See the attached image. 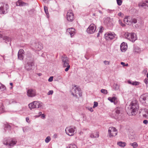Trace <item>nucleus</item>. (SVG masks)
<instances>
[{
    "instance_id": "4be33fe9",
    "label": "nucleus",
    "mask_w": 148,
    "mask_h": 148,
    "mask_svg": "<svg viewBox=\"0 0 148 148\" xmlns=\"http://www.w3.org/2000/svg\"><path fill=\"white\" fill-rule=\"evenodd\" d=\"M90 137L92 138H98L99 137V132H95L92 133L90 134Z\"/></svg>"
},
{
    "instance_id": "a18cd8bd",
    "label": "nucleus",
    "mask_w": 148,
    "mask_h": 148,
    "mask_svg": "<svg viewBox=\"0 0 148 148\" xmlns=\"http://www.w3.org/2000/svg\"><path fill=\"white\" fill-rule=\"evenodd\" d=\"M103 62L105 65H109L110 64V61L105 60Z\"/></svg>"
},
{
    "instance_id": "bf43d9fd",
    "label": "nucleus",
    "mask_w": 148,
    "mask_h": 148,
    "mask_svg": "<svg viewBox=\"0 0 148 148\" xmlns=\"http://www.w3.org/2000/svg\"><path fill=\"white\" fill-rule=\"evenodd\" d=\"M57 137V135L56 134H55L53 136V137L54 138H56Z\"/></svg>"
},
{
    "instance_id": "b1692460",
    "label": "nucleus",
    "mask_w": 148,
    "mask_h": 148,
    "mask_svg": "<svg viewBox=\"0 0 148 148\" xmlns=\"http://www.w3.org/2000/svg\"><path fill=\"white\" fill-rule=\"evenodd\" d=\"M128 83L134 86H138L140 83L138 82L135 81L132 82L130 80H128L127 81Z\"/></svg>"
},
{
    "instance_id": "680f3d73",
    "label": "nucleus",
    "mask_w": 148,
    "mask_h": 148,
    "mask_svg": "<svg viewBox=\"0 0 148 148\" xmlns=\"http://www.w3.org/2000/svg\"><path fill=\"white\" fill-rule=\"evenodd\" d=\"M128 66V64L127 63L125 65V66Z\"/></svg>"
},
{
    "instance_id": "ddd939ff",
    "label": "nucleus",
    "mask_w": 148,
    "mask_h": 148,
    "mask_svg": "<svg viewBox=\"0 0 148 148\" xmlns=\"http://www.w3.org/2000/svg\"><path fill=\"white\" fill-rule=\"evenodd\" d=\"M138 6L140 8H142L145 9H148V0L142 1L138 4Z\"/></svg>"
},
{
    "instance_id": "f704fd0d",
    "label": "nucleus",
    "mask_w": 148,
    "mask_h": 148,
    "mask_svg": "<svg viewBox=\"0 0 148 148\" xmlns=\"http://www.w3.org/2000/svg\"><path fill=\"white\" fill-rule=\"evenodd\" d=\"M5 89V86L1 84V85L0 86V90L1 91H3Z\"/></svg>"
},
{
    "instance_id": "864d4df0",
    "label": "nucleus",
    "mask_w": 148,
    "mask_h": 148,
    "mask_svg": "<svg viewBox=\"0 0 148 148\" xmlns=\"http://www.w3.org/2000/svg\"><path fill=\"white\" fill-rule=\"evenodd\" d=\"M118 15L119 16L123 17V15L122 13H121V12H120L118 14Z\"/></svg>"
},
{
    "instance_id": "7ed1b4c3",
    "label": "nucleus",
    "mask_w": 148,
    "mask_h": 148,
    "mask_svg": "<svg viewBox=\"0 0 148 148\" xmlns=\"http://www.w3.org/2000/svg\"><path fill=\"white\" fill-rule=\"evenodd\" d=\"M62 60V64L64 67L66 68L65 71L67 72L68 71L70 68V66L69 65V61L68 58L66 57H62L61 58Z\"/></svg>"
},
{
    "instance_id": "6ab92c4d",
    "label": "nucleus",
    "mask_w": 148,
    "mask_h": 148,
    "mask_svg": "<svg viewBox=\"0 0 148 148\" xmlns=\"http://www.w3.org/2000/svg\"><path fill=\"white\" fill-rule=\"evenodd\" d=\"M124 22L128 25H131L132 24L131 17L129 16H127L124 19Z\"/></svg>"
},
{
    "instance_id": "c85d7f7f",
    "label": "nucleus",
    "mask_w": 148,
    "mask_h": 148,
    "mask_svg": "<svg viewBox=\"0 0 148 148\" xmlns=\"http://www.w3.org/2000/svg\"><path fill=\"white\" fill-rule=\"evenodd\" d=\"M44 9L45 13L47 15V18H48L49 17V14L48 10L47 7L46 6H45L44 7Z\"/></svg>"
},
{
    "instance_id": "ea45409f",
    "label": "nucleus",
    "mask_w": 148,
    "mask_h": 148,
    "mask_svg": "<svg viewBox=\"0 0 148 148\" xmlns=\"http://www.w3.org/2000/svg\"><path fill=\"white\" fill-rule=\"evenodd\" d=\"M98 106V103L96 101H94V105L93 106V108H95Z\"/></svg>"
},
{
    "instance_id": "2f4dec72",
    "label": "nucleus",
    "mask_w": 148,
    "mask_h": 148,
    "mask_svg": "<svg viewBox=\"0 0 148 148\" xmlns=\"http://www.w3.org/2000/svg\"><path fill=\"white\" fill-rule=\"evenodd\" d=\"M130 145L134 148H136L138 146V144L136 142L131 143L130 144Z\"/></svg>"
},
{
    "instance_id": "393cba45",
    "label": "nucleus",
    "mask_w": 148,
    "mask_h": 148,
    "mask_svg": "<svg viewBox=\"0 0 148 148\" xmlns=\"http://www.w3.org/2000/svg\"><path fill=\"white\" fill-rule=\"evenodd\" d=\"M0 37L2 38L3 40L8 41H9L11 40V38H10L6 36H3L2 34V33H1V31H0Z\"/></svg>"
},
{
    "instance_id": "1a4fd4ad",
    "label": "nucleus",
    "mask_w": 148,
    "mask_h": 148,
    "mask_svg": "<svg viewBox=\"0 0 148 148\" xmlns=\"http://www.w3.org/2000/svg\"><path fill=\"white\" fill-rule=\"evenodd\" d=\"M16 141L14 139H4L3 143L6 145H8L9 146H13L16 144Z\"/></svg>"
},
{
    "instance_id": "79ce46f5",
    "label": "nucleus",
    "mask_w": 148,
    "mask_h": 148,
    "mask_svg": "<svg viewBox=\"0 0 148 148\" xmlns=\"http://www.w3.org/2000/svg\"><path fill=\"white\" fill-rule=\"evenodd\" d=\"M53 93V90H51L49 91L47 93L48 95H52Z\"/></svg>"
},
{
    "instance_id": "a878e982",
    "label": "nucleus",
    "mask_w": 148,
    "mask_h": 148,
    "mask_svg": "<svg viewBox=\"0 0 148 148\" xmlns=\"http://www.w3.org/2000/svg\"><path fill=\"white\" fill-rule=\"evenodd\" d=\"M17 6H23L25 5L26 4V3L23 2L21 0H19L16 3Z\"/></svg>"
},
{
    "instance_id": "9b49d317",
    "label": "nucleus",
    "mask_w": 148,
    "mask_h": 148,
    "mask_svg": "<svg viewBox=\"0 0 148 148\" xmlns=\"http://www.w3.org/2000/svg\"><path fill=\"white\" fill-rule=\"evenodd\" d=\"M74 15L72 10H69L66 14V18L67 20L69 21L72 22L74 20Z\"/></svg>"
},
{
    "instance_id": "e433bc0d",
    "label": "nucleus",
    "mask_w": 148,
    "mask_h": 148,
    "mask_svg": "<svg viewBox=\"0 0 148 148\" xmlns=\"http://www.w3.org/2000/svg\"><path fill=\"white\" fill-rule=\"evenodd\" d=\"M131 21L132 22V23H137V20L136 18H131Z\"/></svg>"
},
{
    "instance_id": "052dcab7",
    "label": "nucleus",
    "mask_w": 148,
    "mask_h": 148,
    "mask_svg": "<svg viewBox=\"0 0 148 148\" xmlns=\"http://www.w3.org/2000/svg\"><path fill=\"white\" fill-rule=\"evenodd\" d=\"M43 1L45 2H47L49 0H42Z\"/></svg>"
},
{
    "instance_id": "4c0bfd02",
    "label": "nucleus",
    "mask_w": 148,
    "mask_h": 148,
    "mask_svg": "<svg viewBox=\"0 0 148 148\" xmlns=\"http://www.w3.org/2000/svg\"><path fill=\"white\" fill-rule=\"evenodd\" d=\"M18 58L20 60H23V54H18Z\"/></svg>"
},
{
    "instance_id": "39448f33",
    "label": "nucleus",
    "mask_w": 148,
    "mask_h": 148,
    "mask_svg": "<svg viewBox=\"0 0 148 148\" xmlns=\"http://www.w3.org/2000/svg\"><path fill=\"white\" fill-rule=\"evenodd\" d=\"M125 36L126 38L133 42L137 39L136 35L134 33H130L126 32L125 34Z\"/></svg>"
},
{
    "instance_id": "37998d69",
    "label": "nucleus",
    "mask_w": 148,
    "mask_h": 148,
    "mask_svg": "<svg viewBox=\"0 0 148 148\" xmlns=\"http://www.w3.org/2000/svg\"><path fill=\"white\" fill-rule=\"evenodd\" d=\"M119 23L122 26V27H124L125 26V24H124L122 22V21H121V20H119Z\"/></svg>"
},
{
    "instance_id": "4d7b16f0",
    "label": "nucleus",
    "mask_w": 148,
    "mask_h": 148,
    "mask_svg": "<svg viewBox=\"0 0 148 148\" xmlns=\"http://www.w3.org/2000/svg\"><path fill=\"white\" fill-rule=\"evenodd\" d=\"M42 112H40L39 113H38V116H36V117H39V116H41L42 114Z\"/></svg>"
},
{
    "instance_id": "0e129e2a",
    "label": "nucleus",
    "mask_w": 148,
    "mask_h": 148,
    "mask_svg": "<svg viewBox=\"0 0 148 148\" xmlns=\"http://www.w3.org/2000/svg\"><path fill=\"white\" fill-rule=\"evenodd\" d=\"M38 75H39V76H41V73H39V74H38Z\"/></svg>"
},
{
    "instance_id": "13d9d810",
    "label": "nucleus",
    "mask_w": 148,
    "mask_h": 148,
    "mask_svg": "<svg viewBox=\"0 0 148 148\" xmlns=\"http://www.w3.org/2000/svg\"><path fill=\"white\" fill-rule=\"evenodd\" d=\"M121 64L123 65V67H124L125 66V63L123 62H121Z\"/></svg>"
},
{
    "instance_id": "423d86ee",
    "label": "nucleus",
    "mask_w": 148,
    "mask_h": 148,
    "mask_svg": "<svg viewBox=\"0 0 148 148\" xmlns=\"http://www.w3.org/2000/svg\"><path fill=\"white\" fill-rule=\"evenodd\" d=\"M42 103L39 101H35L29 104V107L31 108H41L42 107Z\"/></svg>"
},
{
    "instance_id": "aec40b11",
    "label": "nucleus",
    "mask_w": 148,
    "mask_h": 148,
    "mask_svg": "<svg viewBox=\"0 0 148 148\" xmlns=\"http://www.w3.org/2000/svg\"><path fill=\"white\" fill-rule=\"evenodd\" d=\"M67 32L69 33L72 37L75 34V29L73 28L68 29H67Z\"/></svg>"
},
{
    "instance_id": "6e6d98bb",
    "label": "nucleus",
    "mask_w": 148,
    "mask_h": 148,
    "mask_svg": "<svg viewBox=\"0 0 148 148\" xmlns=\"http://www.w3.org/2000/svg\"><path fill=\"white\" fill-rule=\"evenodd\" d=\"M143 123L145 124H147L148 123V121L147 120H144L143 121Z\"/></svg>"
},
{
    "instance_id": "dca6fc26",
    "label": "nucleus",
    "mask_w": 148,
    "mask_h": 148,
    "mask_svg": "<svg viewBox=\"0 0 148 148\" xmlns=\"http://www.w3.org/2000/svg\"><path fill=\"white\" fill-rule=\"evenodd\" d=\"M96 29V26L94 24H91L87 29V32L89 34H92L95 32Z\"/></svg>"
},
{
    "instance_id": "7c9ffc66",
    "label": "nucleus",
    "mask_w": 148,
    "mask_h": 148,
    "mask_svg": "<svg viewBox=\"0 0 148 148\" xmlns=\"http://www.w3.org/2000/svg\"><path fill=\"white\" fill-rule=\"evenodd\" d=\"M113 88L115 90H118L119 89V87L118 85L116 84H114L113 86Z\"/></svg>"
},
{
    "instance_id": "5fc2aeb1",
    "label": "nucleus",
    "mask_w": 148,
    "mask_h": 148,
    "mask_svg": "<svg viewBox=\"0 0 148 148\" xmlns=\"http://www.w3.org/2000/svg\"><path fill=\"white\" fill-rule=\"evenodd\" d=\"M88 109L91 112H92L93 111V110L92 108H88Z\"/></svg>"
},
{
    "instance_id": "f3484780",
    "label": "nucleus",
    "mask_w": 148,
    "mask_h": 148,
    "mask_svg": "<svg viewBox=\"0 0 148 148\" xmlns=\"http://www.w3.org/2000/svg\"><path fill=\"white\" fill-rule=\"evenodd\" d=\"M36 95L35 91L32 89H29L27 91V95L28 97H32L35 96Z\"/></svg>"
},
{
    "instance_id": "c756f323",
    "label": "nucleus",
    "mask_w": 148,
    "mask_h": 148,
    "mask_svg": "<svg viewBox=\"0 0 148 148\" xmlns=\"http://www.w3.org/2000/svg\"><path fill=\"white\" fill-rule=\"evenodd\" d=\"M69 148H77L76 145L74 144H71L69 145Z\"/></svg>"
},
{
    "instance_id": "0eeeda50",
    "label": "nucleus",
    "mask_w": 148,
    "mask_h": 148,
    "mask_svg": "<svg viewBox=\"0 0 148 148\" xmlns=\"http://www.w3.org/2000/svg\"><path fill=\"white\" fill-rule=\"evenodd\" d=\"M75 127L73 126L67 127L65 129V133L69 136H72L75 134Z\"/></svg>"
},
{
    "instance_id": "9d476101",
    "label": "nucleus",
    "mask_w": 148,
    "mask_h": 148,
    "mask_svg": "<svg viewBox=\"0 0 148 148\" xmlns=\"http://www.w3.org/2000/svg\"><path fill=\"white\" fill-rule=\"evenodd\" d=\"M108 132L109 136L110 137L115 136L117 134V130L116 129L113 127L109 128Z\"/></svg>"
},
{
    "instance_id": "4468645a",
    "label": "nucleus",
    "mask_w": 148,
    "mask_h": 148,
    "mask_svg": "<svg viewBox=\"0 0 148 148\" xmlns=\"http://www.w3.org/2000/svg\"><path fill=\"white\" fill-rule=\"evenodd\" d=\"M116 34L113 32H109L106 33L105 35V37L106 40H111L114 38Z\"/></svg>"
},
{
    "instance_id": "f03ea898",
    "label": "nucleus",
    "mask_w": 148,
    "mask_h": 148,
    "mask_svg": "<svg viewBox=\"0 0 148 148\" xmlns=\"http://www.w3.org/2000/svg\"><path fill=\"white\" fill-rule=\"evenodd\" d=\"M9 7L7 3H0V14H5L8 11Z\"/></svg>"
},
{
    "instance_id": "20e7f679",
    "label": "nucleus",
    "mask_w": 148,
    "mask_h": 148,
    "mask_svg": "<svg viewBox=\"0 0 148 148\" xmlns=\"http://www.w3.org/2000/svg\"><path fill=\"white\" fill-rule=\"evenodd\" d=\"M30 46L32 49L36 51H39L42 49V47L40 44L34 41L31 42Z\"/></svg>"
},
{
    "instance_id": "603ef678",
    "label": "nucleus",
    "mask_w": 148,
    "mask_h": 148,
    "mask_svg": "<svg viewBox=\"0 0 148 148\" xmlns=\"http://www.w3.org/2000/svg\"><path fill=\"white\" fill-rule=\"evenodd\" d=\"M26 121L28 123H29L30 122L29 118L28 117H27L26 119Z\"/></svg>"
},
{
    "instance_id": "e2e57ef3",
    "label": "nucleus",
    "mask_w": 148,
    "mask_h": 148,
    "mask_svg": "<svg viewBox=\"0 0 148 148\" xmlns=\"http://www.w3.org/2000/svg\"><path fill=\"white\" fill-rule=\"evenodd\" d=\"M10 85L11 86H13V83H10Z\"/></svg>"
},
{
    "instance_id": "09e8293b",
    "label": "nucleus",
    "mask_w": 148,
    "mask_h": 148,
    "mask_svg": "<svg viewBox=\"0 0 148 148\" xmlns=\"http://www.w3.org/2000/svg\"><path fill=\"white\" fill-rule=\"evenodd\" d=\"M8 128V129H10L11 128V126L10 125H7L5 128H5Z\"/></svg>"
},
{
    "instance_id": "f8f14e48",
    "label": "nucleus",
    "mask_w": 148,
    "mask_h": 148,
    "mask_svg": "<svg viewBox=\"0 0 148 148\" xmlns=\"http://www.w3.org/2000/svg\"><path fill=\"white\" fill-rule=\"evenodd\" d=\"M121 109L119 108H116L112 112V113L111 115V116L115 119L119 118L118 116L121 113Z\"/></svg>"
},
{
    "instance_id": "f257e3e1",
    "label": "nucleus",
    "mask_w": 148,
    "mask_h": 148,
    "mask_svg": "<svg viewBox=\"0 0 148 148\" xmlns=\"http://www.w3.org/2000/svg\"><path fill=\"white\" fill-rule=\"evenodd\" d=\"M129 112L131 115H135L137 113L139 109L138 104L136 100L133 101L131 103L129 107Z\"/></svg>"
},
{
    "instance_id": "473e14b6",
    "label": "nucleus",
    "mask_w": 148,
    "mask_h": 148,
    "mask_svg": "<svg viewBox=\"0 0 148 148\" xmlns=\"http://www.w3.org/2000/svg\"><path fill=\"white\" fill-rule=\"evenodd\" d=\"M143 116L148 119V110H146L145 111V114L143 115Z\"/></svg>"
},
{
    "instance_id": "8fccbe9b",
    "label": "nucleus",
    "mask_w": 148,
    "mask_h": 148,
    "mask_svg": "<svg viewBox=\"0 0 148 148\" xmlns=\"http://www.w3.org/2000/svg\"><path fill=\"white\" fill-rule=\"evenodd\" d=\"M4 111V108L2 107H0V112L2 113Z\"/></svg>"
},
{
    "instance_id": "6e6552de",
    "label": "nucleus",
    "mask_w": 148,
    "mask_h": 148,
    "mask_svg": "<svg viewBox=\"0 0 148 148\" xmlns=\"http://www.w3.org/2000/svg\"><path fill=\"white\" fill-rule=\"evenodd\" d=\"M72 93L73 95L75 96H77L78 95L79 97L82 96V93L80 91L79 88L75 86L71 90Z\"/></svg>"
},
{
    "instance_id": "a211bd4d",
    "label": "nucleus",
    "mask_w": 148,
    "mask_h": 148,
    "mask_svg": "<svg viewBox=\"0 0 148 148\" xmlns=\"http://www.w3.org/2000/svg\"><path fill=\"white\" fill-rule=\"evenodd\" d=\"M127 49V44L125 42L122 43L120 46V49L122 52H125Z\"/></svg>"
},
{
    "instance_id": "5701e85b",
    "label": "nucleus",
    "mask_w": 148,
    "mask_h": 148,
    "mask_svg": "<svg viewBox=\"0 0 148 148\" xmlns=\"http://www.w3.org/2000/svg\"><path fill=\"white\" fill-rule=\"evenodd\" d=\"M108 99L111 102L114 103L115 104H116L118 102L117 99L115 97H109L108 98Z\"/></svg>"
},
{
    "instance_id": "49530a36",
    "label": "nucleus",
    "mask_w": 148,
    "mask_h": 148,
    "mask_svg": "<svg viewBox=\"0 0 148 148\" xmlns=\"http://www.w3.org/2000/svg\"><path fill=\"white\" fill-rule=\"evenodd\" d=\"M53 76L50 77L48 80V81L49 82H52L53 80Z\"/></svg>"
},
{
    "instance_id": "cd10ccee",
    "label": "nucleus",
    "mask_w": 148,
    "mask_h": 148,
    "mask_svg": "<svg viewBox=\"0 0 148 148\" xmlns=\"http://www.w3.org/2000/svg\"><path fill=\"white\" fill-rule=\"evenodd\" d=\"M117 144L120 147H124L125 146L126 143L124 142H119L117 143Z\"/></svg>"
},
{
    "instance_id": "58836bf2",
    "label": "nucleus",
    "mask_w": 148,
    "mask_h": 148,
    "mask_svg": "<svg viewBox=\"0 0 148 148\" xmlns=\"http://www.w3.org/2000/svg\"><path fill=\"white\" fill-rule=\"evenodd\" d=\"M117 2V3L118 5H121L122 3V0H116Z\"/></svg>"
},
{
    "instance_id": "774afa93",
    "label": "nucleus",
    "mask_w": 148,
    "mask_h": 148,
    "mask_svg": "<svg viewBox=\"0 0 148 148\" xmlns=\"http://www.w3.org/2000/svg\"><path fill=\"white\" fill-rule=\"evenodd\" d=\"M12 87H11L10 88L11 89H12Z\"/></svg>"
},
{
    "instance_id": "338daca9",
    "label": "nucleus",
    "mask_w": 148,
    "mask_h": 148,
    "mask_svg": "<svg viewBox=\"0 0 148 148\" xmlns=\"http://www.w3.org/2000/svg\"><path fill=\"white\" fill-rule=\"evenodd\" d=\"M1 85V84L0 83V86Z\"/></svg>"
},
{
    "instance_id": "c03bdc74",
    "label": "nucleus",
    "mask_w": 148,
    "mask_h": 148,
    "mask_svg": "<svg viewBox=\"0 0 148 148\" xmlns=\"http://www.w3.org/2000/svg\"><path fill=\"white\" fill-rule=\"evenodd\" d=\"M102 29H103V27H101L100 29L99 30V33H98V34H97V37L99 36V33H102Z\"/></svg>"
},
{
    "instance_id": "69168bd1",
    "label": "nucleus",
    "mask_w": 148,
    "mask_h": 148,
    "mask_svg": "<svg viewBox=\"0 0 148 148\" xmlns=\"http://www.w3.org/2000/svg\"><path fill=\"white\" fill-rule=\"evenodd\" d=\"M147 78H148V73L147 75Z\"/></svg>"
},
{
    "instance_id": "bb28decb",
    "label": "nucleus",
    "mask_w": 148,
    "mask_h": 148,
    "mask_svg": "<svg viewBox=\"0 0 148 148\" xmlns=\"http://www.w3.org/2000/svg\"><path fill=\"white\" fill-rule=\"evenodd\" d=\"M141 51V49L138 47H134V52L135 53H139Z\"/></svg>"
},
{
    "instance_id": "2eb2a0df",
    "label": "nucleus",
    "mask_w": 148,
    "mask_h": 148,
    "mask_svg": "<svg viewBox=\"0 0 148 148\" xmlns=\"http://www.w3.org/2000/svg\"><path fill=\"white\" fill-rule=\"evenodd\" d=\"M148 100V94H143L141 95L140 98V102L143 104H147V102Z\"/></svg>"
},
{
    "instance_id": "de8ad7c7",
    "label": "nucleus",
    "mask_w": 148,
    "mask_h": 148,
    "mask_svg": "<svg viewBox=\"0 0 148 148\" xmlns=\"http://www.w3.org/2000/svg\"><path fill=\"white\" fill-rule=\"evenodd\" d=\"M144 82L145 83L146 85L148 84V79L146 78L144 80Z\"/></svg>"
},
{
    "instance_id": "412c9836",
    "label": "nucleus",
    "mask_w": 148,
    "mask_h": 148,
    "mask_svg": "<svg viewBox=\"0 0 148 148\" xmlns=\"http://www.w3.org/2000/svg\"><path fill=\"white\" fill-rule=\"evenodd\" d=\"M34 65V62L32 61L27 63V64L25 68L27 70H30L32 69V67Z\"/></svg>"
},
{
    "instance_id": "3c124183",
    "label": "nucleus",
    "mask_w": 148,
    "mask_h": 148,
    "mask_svg": "<svg viewBox=\"0 0 148 148\" xmlns=\"http://www.w3.org/2000/svg\"><path fill=\"white\" fill-rule=\"evenodd\" d=\"M41 116V118L42 119H45V116L44 114H42Z\"/></svg>"
},
{
    "instance_id": "a19ab883",
    "label": "nucleus",
    "mask_w": 148,
    "mask_h": 148,
    "mask_svg": "<svg viewBox=\"0 0 148 148\" xmlns=\"http://www.w3.org/2000/svg\"><path fill=\"white\" fill-rule=\"evenodd\" d=\"M24 51L23 49H20L18 53V54H23Z\"/></svg>"
},
{
    "instance_id": "c9c22d12",
    "label": "nucleus",
    "mask_w": 148,
    "mask_h": 148,
    "mask_svg": "<svg viewBox=\"0 0 148 148\" xmlns=\"http://www.w3.org/2000/svg\"><path fill=\"white\" fill-rule=\"evenodd\" d=\"M101 93L105 94H106L108 93L107 90L105 89H102L101 90Z\"/></svg>"
},
{
    "instance_id": "72a5a7b5",
    "label": "nucleus",
    "mask_w": 148,
    "mask_h": 148,
    "mask_svg": "<svg viewBox=\"0 0 148 148\" xmlns=\"http://www.w3.org/2000/svg\"><path fill=\"white\" fill-rule=\"evenodd\" d=\"M51 140V138L50 136H47L45 139V141L46 143H48Z\"/></svg>"
}]
</instances>
